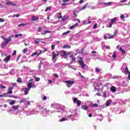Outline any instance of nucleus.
<instances>
[{"instance_id": "nucleus-1", "label": "nucleus", "mask_w": 130, "mask_h": 130, "mask_svg": "<svg viewBox=\"0 0 130 130\" xmlns=\"http://www.w3.org/2000/svg\"><path fill=\"white\" fill-rule=\"evenodd\" d=\"M51 106L55 108V110L49 111V110H48L47 109H45L42 111L41 114L43 116L47 117V116H48L50 113L51 114H52L53 112H58L61 113L63 112V109H62V108H61V106L55 103H53Z\"/></svg>"}, {"instance_id": "nucleus-2", "label": "nucleus", "mask_w": 130, "mask_h": 130, "mask_svg": "<svg viewBox=\"0 0 130 130\" xmlns=\"http://www.w3.org/2000/svg\"><path fill=\"white\" fill-rule=\"evenodd\" d=\"M43 29H47V27L45 26H40L38 27V32H40L41 33L42 35H45L46 34H50L51 33H52V31L51 30H45L42 31Z\"/></svg>"}, {"instance_id": "nucleus-3", "label": "nucleus", "mask_w": 130, "mask_h": 130, "mask_svg": "<svg viewBox=\"0 0 130 130\" xmlns=\"http://www.w3.org/2000/svg\"><path fill=\"white\" fill-rule=\"evenodd\" d=\"M121 70L122 73H124L125 75H128V80H130V71H128V68H127V65H126V63L123 64Z\"/></svg>"}, {"instance_id": "nucleus-4", "label": "nucleus", "mask_w": 130, "mask_h": 130, "mask_svg": "<svg viewBox=\"0 0 130 130\" xmlns=\"http://www.w3.org/2000/svg\"><path fill=\"white\" fill-rule=\"evenodd\" d=\"M69 119H71V120H76V116H74V114H70V115L66 116V118H63L61 119H59L58 120L59 122H61L62 121H66V120H68Z\"/></svg>"}, {"instance_id": "nucleus-5", "label": "nucleus", "mask_w": 130, "mask_h": 130, "mask_svg": "<svg viewBox=\"0 0 130 130\" xmlns=\"http://www.w3.org/2000/svg\"><path fill=\"white\" fill-rule=\"evenodd\" d=\"M56 52V53H55V52H52V60H54V62H55V61H56V58H57V57H58V56L60 54V52H59V51H57Z\"/></svg>"}, {"instance_id": "nucleus-6", "label": "nucleus", "mask_w": 130, "mask_h": 130, "mask_svg": "<svg viewBox=\"0 0 130 130\" xmlns=\"http://www.w3.org/2000/svg\"><path fill=\"white\" fill-rule=\"evenodd\" d=\"M80 64V68H81L82 70L86 71V70H88V66L87 64L84 63V61L82 60H79V61Z\"/></svg>"}, {"instance_id": "nucleus-7", "label": "nucleus", "mask_w": 130, "mask_h": 130, "mask_svg": "<svg viewBox=\"0 0 130 130\" xmlns=\"http://www.w3.org/2000/svg\"><path fill=\"white\" fill-rule=\"evenodd\" d=\"M117 21V18L116 17L111 19V22L109 24H107L106 27H107V28H111V27H112V25H113V24H115Z\"/></svg>"}, {"instance_id": "nucleus-8", "label": "nucleus", "mask_w": 130, "mask_h": 130, "mask_svg": "<svg viewBox=\"0 0 130 130\" xmlns=\"http://www.w3.org/2000/svg\"><path fill=\"white\" fill-rule=\"evenodd\" d=\"M62 82L63 83H65V84H66V86L68 87V88H71L73 84L75 83V81H73L72 80L63 81Z\"/></svg>"}, {"instance_id": "nucleus-9", "label": "nucleus", "mask_w": 130, "mask_h": 130, "mask_svg": "<svg viewBox=\"0 0 130 130\" xmlns=\"http://www.w3.org/2000/svg\"><path fill=\"white\" fill-rule=\"evenodd\" d=\"M107 59V56H106V54L104 53L103 54V57L102 58H100V56H98L96 55L95 58H93V59L96 60V59H100V60H104V61H106V59Z\"/></svg>"}, {"instance_id": "nucleus-10", "label": "nucleus", "mask_w": 130, "mask_h": 130, "mask_svg": "<svg viewBox=\"0 0 130 130\" xmlns=\"http://www.w3.org/2000/svg\"><path fill=\"white\" fill-rule=\"evenodd\" d=\"M70 54H71V53L69 52L68 53L64 51L60 52V55L64 58H68V55H70Z\"/></svg>"}, {"instance_id": "nucleus-11", "label": "nucleus", "mask_w": 130, "mask_h": 130, "mask_svg": "<svg viewBox=\"0 0 130 130\" xmlns=\"http://www.w3.org/2000/svg\"><path fill=\"white\" fill-rule=\"evenodd\" d=\"M80 35H79V34H77V35H75L71 37L69 39V40L71 41V40L73 39V40L77 41L79 40V39H80Z\"/></svg>"}, {"instance_id": "nucleus-12", "label": "nucleus", "mask_w": 130, "mask_h": 130, "mask_svg": "<svg viewBox=\"0 0 130 130\" xmlns=\"http://www.w3.org/2000/svg\"><path fill=\"white\" fill-rule=\"evenodd\" d=\"M73 101H74V103H76L77 106H80V105H81V102L80 100H78V99L76 98H73Z\"/></svg>"}, {"instance_id": "nucleus-13", "label": "nucleus", "mask_w": 130, "mask_h": 130, "mask_svg": "<svg viewBox=\"0 0 130 130\" xmlns=\"http://www.w3.org/2000/svg\"><path fill=\"white\" fill-rule=\"evenodd\" d=\"M38 114V111L36 110H32L30 112H28L27 113V115H33V114Z\"/></svg>"}, {"instance_id": "nucleus-14", "label": "nucleus", "mask_w": 130, "mask_h": 130, "mask_svg": "<svg viewBox=\"0 0 130 130\" xmlns=\"http://www.w3.org/2000/svg\"><path fill=\"white\" fill-rule=\"evenodd\" d=\"M13 37H14V36H10L8 38V39L4 38V40L8 44L9 43L12 41V38H13Z\"/></svg>"}, {"instance_id": "nucleus-15", "label": "nucleus", "mask_w": 130, "mask_h": 130, "mask_svg": "<svg viewBox=\"0 0 130 130\" xmlns=\"http://www.w3.org/2000/svg\"><path fill=\"white\" fill-rule=\"evenodd\" d=\"M28 88L31 89V88H36V85L35 84H32V82H29L27 84Z\"/></svg>"}, {"instance_id": "nucleus-16", "label": "nucleus", "mask_w": 130, "mask_h": 130, "mask_svg": "<svg viewBox=\"0 0 130 130\" xmlns=\"http://www.w3.org/2000/svg\"><path fill=\"white\" fill-rule=\"evenodd\" d=\"M30 88L29 87L22 89V90H24V95H28V94H29V91H30Z\"/></svg>"}, {"instance_id": "nucleus-17", "label": "nucleus", "mask_w": 130, "mask_h": 130, "mask_svg": "<svg viewBox=\"0 0 130 130\" xmlns=\"http://www.w3.org/2000/svg\"><path fill=\"white\" fill-rule=\"evenodd\" d=\"M70 57H71V58H72V60L71 61V63H67L66 64L67 66H68L69 67H70V66H71V64L73 62V61H76V58H75V57H74V55H70Z\"/></svg>"}, {"instance_id": "nucleus-18", "label": "nucleus", "mask_w": 130, "mask_h": 130, "mask_svg": "<svg viewBox=\"0 0 130 130\" xmlns=\"http://www.w3.org/2000/svg\"><path fill=\"white\" fill-rule=\"evenodd\" d=\"M101 6H104L105 7H109V6H111V2L109 3H102L100 4Z\"/></svg>"}, {"instance_id": "nucleus-19", "label": "nucleus", "mask_w": 130, "mask_h": 130, "mask_svg": "<svg viewBox=\"0 0 130 130\" xmlns=\"http://www.w3.org/2000/svg\"><path fill=\"white\" fill-rule=\"evenodd\" d=\"M11 60V56L8 55L7 56L5 59H4V61L6 62V63H8L9 61Z\"/></svg>"}, {"instance_id": "nucleus-20", "label": "nucleus", "mask_w": 130, "mask_h": 130, "mask_svg": "<svg viewBox=\"0 0 130 130\" xmlns=\"http://www.w3.org/2000/svg\"><path fill=\"white\" fill-rule=\"evenodd\" d=\"M78 26H79V23H76L75 24H74L71 26H70L69 27V29H70V30H73V29H75V28H77V27H78Z\"/></svg>"}, {"instance_id": "nucleus-21", "label": "nucleus", "mask_w": 130, "mask_h": 130, "mask_svg": "<svg viewBox=\"0 0 130 130\" xmlns=\"http://www.w3.org/2000/svg\"><path fill=\"white\" fill-rule=\"evenodd\" d=\"M97 52L96 51H92L91 53L90 54V56H94L95 57V56H97Z\"/></svg>"}, {"instance_id": "nucleus-22", "label": "nucleus", "mask_w": 130, "mask_h": 130, "mask_svg": "<svg viewBox=\"0 0 130 130\" xmlns=\"http://www.w3.org/2000/svg\"><path fill=\"white\" fill-rule=\"evenodd\" d=\"M6 5H7V6H17V4H14L12 3V2L9 1L6 2Z\"/></svg>"}, {"instance_id": "nucleus-23", "label": "nucleus", "mask_w": 130, "mask_h": 130, "mask_svg": "<svg viewBox=\"0 0 130 130\" xmlns=\"http://www.w3.org/2000/svg\"><path fill=\"white\" fill-rule=\"evenodd\" d=\"M46 60V58H42L41 59V60H40V63H42L43 64H45L46 66V63H47V62L45 61V60Z\"/></svg>"}, {"instance_id": "nucleus-24", "label": "nucleus", "mask_w": 130, "mask_h": 130, "mask_svg": "<svg viewBox=\"0 0 130 130\" xmlns=\"http://www.w3.org/2000/svg\"><path fill=\"white\" fill-rule=\"evenodd\" d=\"M110 90L112 93H115L116 92V87L115 86H111L110 88Z\"/></svg>"}, {"instance_id": "nucleus-25", "label": "nucleus", "mask_w": 130, "mask_h": 130, "mask_svg": "<svg viewBox=\"0 0 130 130\" xmlns=\"http://www.w3.org/2000/svg\"><path fill=\"white\" fill-rule=\"evenodd\" d=\"M68 18L69 17H68V16H64L62 18L61 22H62V23H64V22H66L67 20H68Z\"/></svg>"}, {"instance_id": "nucleus-26", "label": "nucleus", "mask_w": 130, "mask_h": 130, "mask_svg": "<svg viewBox=\"0 0 130 130\" xmlns=\"http://www.w3.org/2000/svg\"><path fill=\"white\" fill-rule=\"evenodd\" d=\"M91 23H92V21H88V19H86L83 21L84 25H87V24H91Z\"/></svg>"}, {"instance_id": "nucleus-27", "label": "nucleus", "mask_w": 130, "mask_h": 130, "mask_svg": "<svg viewBox=\"0 0 130 130\" xmlns=\"http://www.w3.org/2000/svg\"><path fill=\"white\" fill-rule=\"evenodd\" d=\"M102 70L99 68H95L94 71L96 74H98L101 72Z\"/></svg>"}, {"instance_id": "nucleus-28", "label": "nucleus", "mask_w": 130, "mask_h": 130, "mask_svg": "<svg viewBox=\"0 0 130 130\" xmlns=\"http://www.w3.org/2000/svg\"><path fill=\"white\" fill-rule=\"evenodd\" d=\"M13 87H9L7 93L8 94H12L13 93V91H12V90H13Z\"/></svg>"}, {"instance_id": "nucleus-29", "label": "nucleus", "mask_w": 130, "mask_h": 130, "mask_svg": "<svg viewBox=\"0 0 130 130\" xmlns=\"http://www.w3.org/2000/svg\"><path fill=\"white\" fill-rule=\"evenodd\" d=\"M121 86H122V87H126V86H127V82L124 81H122Z\"/></svg>"}, {"instance_id": "nucleus-30", "label": "nucleus", "mask_w": 130, "mask_h": 130, "mask_svg": "<svg viewBox=\"0 0 130 130\" xmlns=\"http://www.w3.org/2000/svg\"><path fill=\"white\" fill-rule=\"evenodd\" d=\"M46 50H47V49H44V50H40V52L39 53L37 54V56L40 55V54H41V53H44V52H45V51H46Z\"/></svg>"}, {"instance_id": "nucleus-31", "label": "nucleus", "mask_w": 130, "mask_h": 130, "mask_svg": "<svg viewBox=\"0 0 130 130\" xmlns=\"http://www.w3.org/2000/svg\"><path fill=\"white\" fill-rule=\"evenodd\" d=\"M81 108L83 110H88V109H89V107H88V106H87L82 105V106H81Z\"/></svg>"}, {"instance_id": "nucleus-32", "label": "nucleus", "mask_w": 130, "mask_h": 130, "mask_svg": "<svg viewBox=\"0 0 130 130\" xmlns=\"http://www.w3.org/2000/svg\"><path fill=\"white\" fill-rule=\"evenodd\" d=\"M37 20H39V17L37 16H32V21H37Z\"/></svg>"}, {"instance_id": "nucleus-33", "label": "nucleus", "mask_w": 130, "mask_h": 130, "mask_svg": "<svg viewBox=\"0 0 130 130\" xmlns=\"http://www.w3.org/2000/svg\"><path fill=\"white\" fill-rule=\"evenodd\" d=\"M41 39L39 38H37L35 40V42L36 43V44H39V42H40Z\"/></svg>"}, {"instance_id": "nucleus-34", "label": "nucleus", "mask_w": 130, "mask_h": 130, "mask_svg": "<svg viewBox=\"0 0 130 130\" xmlns=\"http://www.w3.org/2000/svg\"><path fill=\"white\" fill-rule=\"evenodd\" d=\"M112 101L110 100L107 101L106 104V107H108V106H109L110 105V104H111Z\"/></svg>"}, {"instance_id": "nucleus-35", "label": "nucleus", "mask_w": 130, "mask_h": 130, "mask_svg": "<svg viewBox=\"0 0 130 130\" xmlns=\"http://www.w3.org/2000/svg\"><path fill=\"white\" fill-rule=\"evenodd\" d=\"M62 48H71V46L69 45L65 44L64 46L62 47Z\"/></svg>"}, {"instance_id": "nucleus-36", "label": "nucleus", "mask_w": 130, "mask_h": 130, "mask_svg": "<svg viewBox=\"0 0 130 130\" xmlns=\"http://www.w3.org/2000/svg\"><path fill=\"white\" fill-rule=\"evenodd\" d=\"M24 105H30L31 104V103L29 101H25Z\"/></svg>"}, {"instance_id": "nucleus-37", "label": "nucleus", "mask_w": 130, "mask_h": 130, "mask_svg": "<svg viewBox=\"0 0 130 130\" xmlns=\"http://www.w3.org/2000/svg\"><path fill=\"white\" fill-rule=\"evenodd\" d=\"M57 16L59 19H61V18H62V16H61V13H57Z\"/></svg>"}, {"instance_id": "nucleus-38", "label": "nucleus", "mask_w": 130, "mask_h": 130, "mask_svg": "<svg viewBox=\"0 0 130 130\" xmlns=\"http://www.w3.org/2000/svg\"><path fill=\"white\" fill-rule=\"evenodd\" d=\"M119 51H121V53L122 54H124V53H125V50H124L123 49H122V48L121 47L120 48Z\"/></svg>"}, {"instance_id": "nucleus-39", "label": "nucleus", "mask_w": 130, "mask_h": 130, "mask_svg": "<svg viewBox=\"0 0 130 130\" xmlns=\"http://www.w3.org/2000/svg\"><path fill=\"white\" fill-rule=\"evenodd\" d=\"M93 86H94V90H95V91H99V89H100L99 86H98L97 85L96 86H95V85H93Z\"/></svg>"}, {"instance_id": "nucleus-40", "label": "nucleus", "mask_w": 130, "mask_h": 130, "mask_svg": "<svg viewBox=\"0 0 130 130\" xmlns=\"http://www.w3.org/2000/svg\"><path fill=\"white\" fill-rule=\"evenodd\" d=\"M7 44H8L6 42H4L2 45V48H4V47H5V46L7 45Z\"/></svg>"}, {"instance_id": "nucleus-41", "label": "nucleus", "mask_w": 130, "mask_h": 130, "mask_svg": "<svg viewBox=\"0 0 130 130\" xmlns=\"http://www.w3.org/2000/svg\"><path fill=\"white\" fill-rule=\"evenodd\" d=\"M88 6V3H86L81 9L80 11H82L83 10H85L86 9V7Z\"/></svg>"}, {"instance_id": "nucleus-42", "label": "nucleus", "mask_w": 130, "mask_h": 130, "mask_svg": "<svg viewBox=\"0 0 130 130\" xmlns=\"http://www.w3.org/2000/svg\"><path fill=\"white\" fill-rule=\"evenodd\" d=\"M19 108V106H14L12 107V109H14V110H17Z\"/></svg>"}, {"instance_id": "nucleus-43", "label": "nucleus", "mask_w": 130, "mask_h": 130, "mask_svg": "<svg viewBox=\"0 0 130 130\" xmlns=\"http://www.w3.org/2000/svg\"><path fill=\"white\" fill-rule=\"evenodd\" d=\"M24 26H26V24L25 23H20L18 25V27H24Z\"/></svg>"}, {"instance_id": "nucleus-44", "label": "nucleus", "mask_w": 130, "mask_h": 130, "mask_svg": "<svg viewBox=\"0 0 130 130\" xmlns=\"http://www.w3.org/2000/svg\"><path fill=\"white\" fill-rule=\"evenodd\" d=\"M10 73L11 75H15V71L13 69L10 70Z\"/></svg>"}, {"instance_id": "nucleus-45", "label": "nucleus", "mask_w": 130, "mask_h": 130, "mask_svg": "<svg viewBox=\"0 0 130 130\" xmlns=\"http://www.w3.org/2000/svg\"><path fill=\"white\" fill-rule=\"evenodd\" d=\"M17 82H18V83H22V78H19L17 80Z\"/></svg>"}, {"instance_id": "nucleus-46", "label": "nucleus", "mask_w": 130, "mask_h": 130, "mask_svg": "<svg viewBox=\"0 0 130 130\" xmlns=\"http://www.w3.org/2000/svg\"><path fill=\"white\" fill-rule=\"evenodd\" d=\"M70 32L71 31L70 30H68L67 32H63L62 35H68V34H70Z\"/></svg>"}, {"instance_id": "nucleus-47", "label": "nucleus", "mask_w": 130, "mask_h": 130, "mask_svg": "<svg viewBox=\"0 0 130 130\" xmlns=\"http://www.w3.org/2000/svg\"><path fill=\"white\" fill-rule=\"evenodd\" d=\"M27 51H28V49L27 48L23 49L22 50V52H23V53H26V52H27Z\"/></svg>"}, {"instance_id": "nucleus-48", "label": "nucleus", "mask_w": 130, "mask_h": 130, "mask_svg": "<svg viewBox=\"0 0 130 130\" xmlns=\"http://www.w3.org/2000/svg\"><path fill=\"white\" fill-rule=\"evenodd\" d=\"M21 57V55H19L17 58H16V61L18 62L19 61V59H20V58Z\"/></svg>"}, {"instance_id": "nucleus-49", "label": "nucleus", "mask_w": 130, "mask_h": 130, "mask_svg": "<svg viewBox=\"0 0 130 130\" xmlns=\"http://www.w3.org/2000/svg\"><path fill=\"white\" fill-rule=\"evenodd\" d=\"M51 10V8L48 7H47L46 9L45 10V12H47L48 10L50 11Z\"/></svg>"}, {"instance_id": "nucleus-50", "label": "nucleus", "mask_w": 130, "mask_h": 130, "mask_svg": "<svg viewBox=\"0 0 130 130\" xmlns=\"http://www.w3.org/2000/svg\"><path fill=\"white\" fill-rule=\"evenodd\" d=\"M0 88L1 89H6V86L5 85H3V84H1Z\"/></svg>"}, {"instance_id": "nucleus-51", "label": "nucleus", "mask_w": 130, "mask_h": 130, "mask_svg": "<svg viewBox=\"0 0 130 130\" xmlns=\"http://www.w3.org/2000/svg\"><path fill=\"white\" fill-rule=\"evenodd\" d=\"M15 17H16L17 18H19V17H20V14H17V15L14 14L12 18H15Z\"/></svg>"}, {"instance_id": "nucleus-52", "label": "nucleus", "mask_w": 130, "mask_h": 130, "mask_svg": "<svg viewBox=\"0 0 130 130\" xmlns=\"http://www.w3.org/2000/svg\"><path fill=\"white\" fill-rule=\"evenodd\" d=\"M36 82H39L40 81V78L39 77H35Z\"/></svg>"}, {"instance_id": "nucleus-53", "label": "nucleus", "mask_w": 130, "mask_h": 130, "mask_svg": "<svg viewBox=\"0 0 130 130\" xmlns=\"http://www.w3.org/2000/svg\"><path fill=\"white\" fill-rule=\"evenodd\" d=\"M121 20H123L124 19V15L121 14L120 16Z\"/></svg>"}, {"instance_id": "nucleus-54", "label": "nucleus", "mask_w": 130, "mask_h": 130, "mask_svg": "<svg viewBox=\"0 0 130 130\" xmlns=\"http://www.w3.org/2000/svg\"><path fill=\"white\" fill-rule=\"evenodd\" d=\"M98 26V24H97V23H95L93 26V29H96Z\"/></svg>"}, {"instance_id": "nucleus-55", "label": "nucleus", "mask_w": 130, "mask_h": 130, "mask_svg": "<svg viewBox=\"0 0 130 130\" xmlns=\"http://www.w3.org/2000/svg\"><path fill=\"white\" fill-rule=\"evenodd\" d=\"M94 40H95V41H100V40H101V39L96 37L94 38Z\"/></svg>"}, {"instance_id": "nucleus-56", "label": "nucleus", "mask_w": 130, "mask_h": 130, "mask_svg": "<svg viewBox=\"0 0 130 130\" xmlns=\"http://www.w3.org/2000/svg\"><path fill=\"white\" fill-rule=\"evenodd\" d=\"M54 48H55V45H52L51 46V50H54Z\"/></svg>"}, {"instance_id": "nucleus-57", "label": "nucleus", "mask_w": 130, "mask_h": 130, "mask_svg": "<svg viewBox=\"0 0 130 130\" xmlns=\"http://www.w3.org/2000/svg\"><path fill=\"white\" fill-rule=\"evenodd\" d=\"M19 36H22V34H18V35H16L15 36V37L16 38H17V37H19Z\"/></svg>"}, {"instance_id": "nucleus-58", "label": "nucleus", "mask_w": 130, "mask_h": 130, "mask_svg": "<svg viewBox=\"0 0 130 130\" xmlns=\"http://www.w3.org/2000/svg\"><path fill=\"white\" fill-rule=\"evenodd\" d=\"M108 39H111L113 38V36H111L110 35L108 36L107 37Z\"/></svg>"}, {"instance_id": "nucleus-59", "label": "nucleus", "mask_w": 130, "mask_h": 130, "mask_svg": "<svg viewBox=\"0 0 130 130\" xmlns=\"http://www.w3.org/2000/svg\"><path fill=\"white\" fill-rule=\"evenodd\" d=\"M112 56L113 58H115V57H116V54H115V53H113Z\"/></svg>"}, {"instance_id": "nucleus-60", "label": "nucleus", "mask_w": 130, "mask_h": 130, "mask_svg": "<svg viewBox=\"0 0 130 130\" xmlns=\"http://www.w3.org/2000/svg\"><path fill=\"white\" fill-rule=\"evenodd\" d=\"M10 105H14L15 104V101H13L10 103Z\"/></svg>"}, {"instance_id": "nucleus-61", "label": "nucleus", "mask_w": 130, "mask_h": 130, "mask_svg": "<svg viewBox=\"0 0 130 130\" xmlns=\"http://www.w3.org/2000/svg\"><path fill=\"white\" fill-rule=\"evenodd\" d=\"M92 107H97L98 106V104H94L92 105Z\"/></svg>"}, {"instance_id": "nucleus-62", "label": "nucleus", "mask_w": 130, "mask_h": 130, "mask_svg": "<svg viewBox=\"0 0 130 130\" xmlns=\"http://www.w3.org/2000/svg\"><path fill=\"white\" fill-rule=\"evenodd\" d=\"M36 54H38V53H37V52H35L34 53H32L31 54V56H34V55H36Z\"/></svg>"}, {"instance_id": "nucleus-63", "label": "nucleus", "mask_w": 130, "mask_h": 130, "mask_svg": "<svg viewBox=\"0 0 130 130\" xmlns=\"http://www.w3.org/2000/svg\"><path fill=\"white\" fill-rule=\"evenodd\" d=\"M43 100H44V101L47 100V97L46 96H44L43 97Z\"/></svg>"}, {"instance_id": "nucleus-64", "label": "nucleus", "mask_w": 130, "mask_h": 130, "mask_svg": "<svg viewBox=\"0 0 130 130\" xmlns=\"http://www.w3.org/2000/svg\"><path fill=\"white\" fill-rule=\"evenodd\" d=\"M48 84H52V80H48Z\"/></svg>"}]
</instances>
